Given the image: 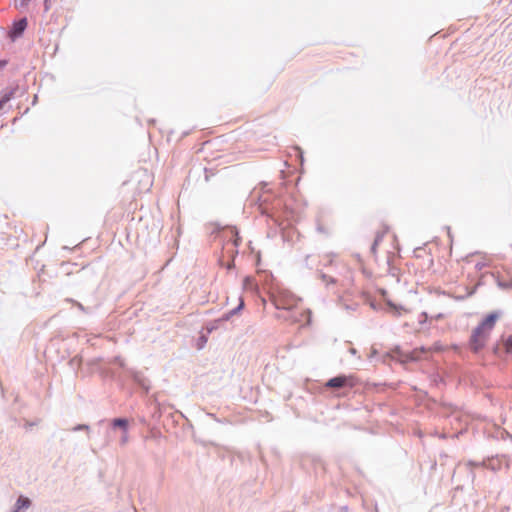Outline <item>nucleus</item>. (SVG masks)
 <instances>
[{"label": "nucleus", "instance_id": "nucleus-1", "mask_svg": "<svg viewBox=\"0 0 512 512\" xmlns=\"http://www.w3.org/2000/svg\"><path fill=\"white\" fill-rule=\"evenodd\" d=\"M498 312H493L473 330L470 339V347L474 352H479L486 344L489 335L494 328L496 320L499 318Z\"/></svg>", "mask_w": 512, "mask_h": 512}, {"label": "nucleus", "instance_id": "nucleus-2", "mask_svg": "<svg viewBox=\"0 0 512 512\" xmlns=\"http://www.w3.org/2000/svg\"><path fill=\"white\" fill-rule=\"evenodd\" d=\"M299 299L285 288H277L273 297V303L276 309L292 311L298 303Z\"/></svg>", "mask_w": 512, "mask_h": 512}, {"label": "nucleus", "instance_id": "nucleus-3", "mask_svg": "<svg viewBox=\"0 0 512 512\" xmlns=\"http://www.w3.org/2000/svg\"><path fill=\"white\" fill-rule=\"evenodd\" d=\"M111 427L113 429L120 428L121 429V437H120V445L124 446L129 441L128 435V421L124 418H116L111 422Z\"/></svg>", "mask_w": 512, "mask_h": 512}, {"label": "nucleus", "instance_id": "nucleus-4", "mask_svg": "<svg viewBox=\"0 0 512 512\" xmlns=\"http://www.w3.org/2000/svg\"><path fill=\"white\" fill-rule=\"evenodd\" d=\"M354 378L352 376H344V375H341V376H337V377H334V378H331L330 380H328V382L326 383V386L327 387H330V388H341V387H353L354 386Z\"/></svg>", "mask_w": 512, "mask_h": 512}, {"label": "nucleus", "instance_id": "nucleus-5", "mask_svg": "<svg viewBox=\"0 0 512 512\" xmlns=\"http://www.w3.org/2000/svg\"><path fill=\"white\" fill-rule=\"evenodd\" d=\"M277 318L279 319H283V320H286V321H291V322H302L304 318H306V324H310L311 322V311L310 310H306L304 312H301V313H292V314H289V315H284V314H277Z\"/></svg>", "mask_w": 512, "mask_h": 512}, {"label": "nucleus", "instance_id": "nucleus-6", "mask_svg": "<svg viewBox=\"0 0 512 512\" xmlns=\"http://www.w3.org/2000/svg\"><path fill=\"white\" fill-rule=\"evenodd\" d=\"M26 27H27V19L26 18H22L16 22H14V24L9 32L10 38L13 41L16 40L17 38H19L25 31Z\"/></svg>", "mask_w": 512, "mask_h": 512}, {"label": "nucleus", "instance_id": "nucleus-7", "mask_svg": "<svg viewBox=\"0 0 512 512\" xmlns=\"http://www.w3.org/2000/svg\"><path fill=\"white\" fill-rule=\"evenodd\" d=\"M30 506V499L24 496H20L10 512H25Z\"/></svg>", "mask_w": 512, "mask_h": 512}, {"label": "nucleus", "instance_id": "nucleus-8", "mask_svg": "<svg viewBox=\"0 0 512 512\" xmlns=\"http://www.w3.org/2000/svg\"><path fill=\"white\" fill-rule=\"evenodd\" d=\"M387 305L391 309V312L394 316L399 317L402 315L403 312H408V310L403 306H398L394 304L392 301H387Z\"/></svg>", "mask_w": 512, "mask_h": 512}, {"label": "nucleus", "instance_id": "nucleus-9", "mask_svg": "<svg viewBox=\"0 0 512 512\" xmlns=\"http://www.w3.org/2000/svg\"><path fill=\"white\" fill-rule=\"evenodd\" d=\"M133 378L134 380L141 386L143 387L146 391L149 390V385L146 381V379L143 377V375L139 372H134L133 373Z\"/></svg>", "mask_w": 512, "mask_h": 512}, {"label": "nucleus", "instance_id": "nucleus-10", "mask_svg": "<svg viewBox=\"0 0 512 512\" xmlns=\"http://www.w3.org/2000/svg\"><path fill=\"white\" fill-rule=\"evenodd\" d=\"M336 255L334 253H328L321 259V264L324 267L332 266L335 262Z\"/></svg>", "mask_w": 512, "mask_h": 512}, {"label": "nucleus", "instance_id": "nucleus-11", "mask_svg": "<svg viewBox=\"0 0 512 512\" xmlns=\"http://www.w3.org/2000/svg\"><path fill=\"white\" fill-rule=\"evenodd\" d=\"M13 91L5 92L0 99V111L4 110L5 105L11 100Z\"/></svg>", "mask_w": 512, "mask_h": 512}, {"label": "nucleus", "instance_id": "nucleus-12", "mask_svg": "<svg viewBox=\"0 0 512 512\" xmlns=\"http://www.w3.org/2000/svg\"><path fill=\"white\" fill-rule=\"evenodd\" d=\"M319 276L327 286L336 283V279L326 273L320 272Z\"/></svg>", "mask_w": 512, "mask_h": 512}, {"label": "nucleus", "instance_id": "nucleus-13", "mask_svg": "<svg viewBox=\"0 0 512 512\" xmlns=\"http://www.w3.org/2000/svg\"><path fill=\"white\" fill-rule=\"evenodd\" d=\"M206 343H207V336L201 335L198 339L197 348L202 349Z\"/></svg>", "mask_w": 512, "mask_h": 512}, {"label": "nucleus", "instance_id": "nucleus-14", "mask_svg": "<svg viewBox=\"0 0 512 512\" xmlns=\"http://www.w3.org/2000/svg\"><path fill=\"white\" fill-rule=\"evenodd\" d=\"M504 345H505L506 351L512 355V335L506 339Z\"/></svg>", "mask_w": 512, "mask_h": 512}, {"label": "nucleus", "instance_id": "nucleus-15", "mask_svg": "<svg viewBox=\"0 0 512 512\" xmlns=\"http://www.w3.org/2000/svg\"><path fill=\"white\" fill-rule=\"evenodd\" d=\"M244 307V301L242 298H240V302L238 304V306L232 310H230V314L232 315H235L236 313H238L239 311H241Z\"/></svg>", "mask_w": 512, "mask_h": 512}, {"label": "nucleus", "instance_id": "nucleus-16", "mask_svg": "<svg viewBox=\"0 0 512 512\" xmlns=\"http://www.w3.org/2000/svg\"><path fill=\"white\" fill-rule=\"evenodd\" d=\"M489 264L486 261H479L475 264V269L480 271L483 268L487 267Z\"/></svg>", "mask_w": 512, "mask_h": 512}, {"label": "nucleus", "instance_id": "nucleus-17", "mask_svg": "<svg viewBox=\"0 0 512 512\" xmlns=\"http://www.w3.org/2000/svg\"><path fill=\"white\" fill-rule=\"evenodd\" d=\"M233 315L230 314V311L225 313L221 318H219L218 320H216V322H225V321H228Z\"/></svg>", "mask_w": 512, "mask_h": 512}, {"label": "nucleus", "instance_id": "nucleus-18", "mask_svg": "<svg viewBox=\"0 0 512 512\" xmlns=\"http://www.w3.org/2000/svg\"><path fill=\"white\" fill-rule=\"evenodd\" d=\"M73 431L89 430V426L86 424H79L72 428Z\"/></svg>", "mask_w": 512, "mask_h": 512}, {"label": "nucleus", "instance_id": "nucleus-19", "mask_svg": "<svg viewBox=\"0 0 512 512\" xmlns=\"http://www.w3.org/2000/svg\"><path fill=\"white\" fill-rule=\"evenodd\" d=\"M30 0H16V6L17 7H25L28 5Z\"/></svg>", "mask_w": 512, "mask_h": 512}, {"label": "nucleus", "instance_id": "nucleus-20", "mask_svg": "<svg viewBox=\"0 0 512 512\" xmlns=\"http://www.w3.org/2000/svg\"><path fill=\"white\" fill-rule=\"evenodd\" d=\"M218 324H220V322H216V321H215L213 324L208 325V326L206 327L207 332H208V333H211L214 329H216V328L218 327Z\"/></svg>", "mask_w": 512, "mask_h": 512}, {"label": "nucleus", "instance_id": "nucleus-21", "mask_svg": "<svg viewBox=\"0 0 512 512\" xmlns=\"http://www.w3.org/2000/svg\"><path fill=\"white\" fill-rule=\"evenodd\" d=\"M426 320H427V314L425 312L421 313V315L419 317V323L423 324L426 322Z\"/></svg>", "mask_w": 512, "mask_h": 512}, {"label": "nucleus", "instance_id": "nucleus-22", "mask_svg": "<svg viewBox=\"0 0 512 512\" xmlns=\"http://www.w3.org/2000/svg\"><path fill=\"white\" fill-rule=\"evenodd\" d=\"M498 286H499L500 288H509V287H511V286H512V284H510V283H505V282H501V281H498Z\"/></svg>", "mask_w": 512, "mask_h": 512}, {"label": "nucleus", "instance_id": "nucleus-23", "mask_svg": "<svg viewBox=\"0 0 512 512\" xmlns=\"http://www.w3.org/2000/svg\"><path fill=\"white\" fill-rule=\"evenodd\" d=\"M379 240H380V238H377V239L374 241V243H373V245H372V247H371L372 252H375V251H376V247H377V245H378V243H379Z\"/></svg>", "mask_w": 512, "mask_h": 512}, {"label": "nucleus", "instance_id": "nucleus-24", "mask_svg": "<svg viewBox=\"0 0 512 512\" xmlns=\"http://www.w3.org/2000/svg\"><path fill=\"white\" fill-rule=\"evenodd\" d=\"M6 65H7L6 60H0V70L4 69Z\"/></svg>", "mask_w": 512, "mask_h": 512}, {"label": "nucleus", "instance_id": "nucleus-25", "mask_svg": "<svg viewBox=\"0 0 512 512\" xmlns=\"http://www.w3.org/2000/svg\"><path fill=\"white\" fill-rule=\"evenodd\" d=\"M297 152L299 153V156H300V159H301V162H303V155H302V151L300 148H296Z\"/></svg>", "mask_w": 512, "mask_h": 512}, {"label": "nucleus", "instance_id": "nucleus-26", "mask_svg": "<svg viewBox=\"0 0 512 512\" xmlns=\"http://www.w3.org/2000/svg\"><path fill=\"white\" fill-rule=\"evenodd\" d=\"M115 361L119 363L120 366H123V361L119 357L115 358Z\"/></svg>", "mask_w": 512, "mask_h": 512}, {"label": "nucleus", "instance_id": "nucleus-27", "mask_svg": "<svg viewBox=\"0 0 512 512\" xmlns=\"http://www.w3.org/2000/svg\"><path fill=\"white\" fill-rule=\"evenodd\" d=\"M249 282H250V278H248V277H247V278L245 279V285H246V284H248Z\"/></svg>", "mask_w": 512, "mask_h": 512}]
</instances>
